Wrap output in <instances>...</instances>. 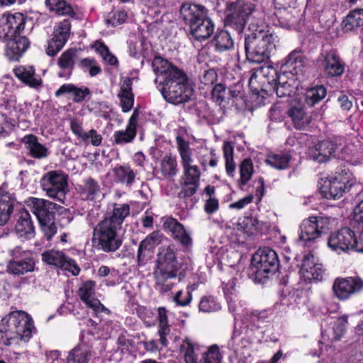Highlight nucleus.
I'll return each instance as SVG.
<instances>
[{
	"instance_id": "393cba45",
	"label": "nucleus",
	"mask_w": 363,
	"mask_h": 363,
	"mask_svg": "<svg viewBox=\"0 0 363 363\" xmlns=\"http://www.w3.org/2000/svg\"><path fill=\"white\" fill-rule=\"evenodd\" d=\"M337 149V145L333 141L325 140L317 143L310 149L309 157L311 160L322 163L328 161Z\"/></svg>"
},
{
	"instance_id": "b1692460",
	"label": "nucleus",
	"mask_w": 363,
	"mask_h": 363,
	"mask_svg": "<svg viewBox=\"0 0 363 363\" xmlns=\"http://www.w3.org/2000/svg\"><path fill=\"white\" fill-rule=\"evenodd\" d=\"M16 198L8 190L7 185L0 186V225H4L9 220L13 211Z\"/></svg>"
},
{
	"instance_id": "603ef678",
	"label": "nucleus",
	"mask_w": 363,
	"mask_h": 363,
	"mask_svg": "<svg viewBox=\"0 0 363 363\" xmlns=\"http://www.w3.org/2000/svg\"><path fill=\"white\" fill-rule=\"evenodd\" d=\"M301 275L306 281L311 282L320 280L323 277L322 265L317 264L316 265H313L310 269H303V272Z\"/></svg>"
},
{
	"instance_id": "4468645a",
	"label": "nucleus",
	"mask_w": 363,
	"mask_h": 363,
	"mask_svg": "<svg viewBox=\"0 0 363 363\" xmlns=\"http://www.w3.org/2000/svg\"><path fill=\"white\" fill-rule=\"evenodd\" d=\"M11 259L7 264V272L13 275H23L34 271L35 263L29 251L16 247L11 251Z\"/></svg>"
},
{
	"instance_id": "f704fd0d",
	"label": "nucleus",
	"mask_w": 363,
	"mask_h": 363,
	"mask_svg": "<svg viewBox=\"0 0 363 363\" xmlns=\"http://www.w3.org/2000/svg\"><path fill=\"white\" fill-rule=\"evenodd\" d=\"M216 51L221 52L230 50L234 47V42L228 30H220L216 33L211 41Z\"/></svg>"
},
{
	"instance_id": "0eeeda50",
	"label": "nucleus",
	"mask_w": 363,
	"mask_h": 363,
	"mask_svg": "<svg viewBox=\"0 0 363 363\" xmlns=\"http://www.w3.org/2000/svg\"><path fill=\"white\" fill-rule=\"evenodd\" d=\"M279 267L277 252L269 247L259 248L254 254L250 267V274L255 280L263 282L265 279L274 275Z\"/></svg>"
},
{
	"instance_id": "338daca9",
	"label": "nucleus",
	"mask_w": 363,
	"mask_h": 363,
	"mask_svg": "<svg viewBox=\"0 0 363 363\" xmlns=\"http://www.w3.org/2000/svg\"><path fill=\"white\" fill-rule=\"evenodd\" d=\"M267 318V313L264 311H252L249 314V320L252 325H254L257 328H259L260 323H263Z\"/></svg>"
},
{
	"instance_id": "7ed1b4c3",
	"label": "nucleus",
	"mask_w": 363,
	"mask_h": 363,
	"mask_svg": "<svg viewBox=\"0 0 363 363\" xmlns=\"http://www.w3.org/2000/svg\"><path fill=\"white\" fill-rule=\"evenodd\" d=\"M35 330L32 318L22 311H13L2 318L0 339L7 346L28 342Z\"/></svg>"
},
{
	"instance_id": "4be33fe9",
	"label": "nucleus",
	"mask_w": 363,
	"mask_h": 363,
	"mask_svg": "<svg viewBox=\"0 0 363 363\" xmlns=\"http://www.w3.org/2000/svg\"><path fill=\"white\" fill-rule=\"evenodd\" d=\"M1 40L3 41H7L5 55L10 61L19 60L30 45V43L26 36H18Z\"/></svg>"
},
{
	"instance_id": "7c9ffc66",
	"label": "nucleus",
	"mask_w": 363,
	"mask_h": 363,
	"mask_svg": "<svg viewBox=\"0 0 363 363\" xmlns=\"http://www.w3.org/2000/svg\"><path fill=\"white\" fill-rule=\"evenodd\" d=\"M115 181L125 186H131L135 182L137 173L129 164H120L113 169Z\"/></svg>"
},
{
	"instance_id": "f3484780",
	"label": "nucleus",
	"mask_w": 363,
	"mask_h": 363,
	"mask_svg": "<svg viewBox=\"0 0 363 363\" xmlns=\"http://www.w3.org/2000/svg\"><path fill=\"white\" fill-rule=\"evenodd\" d=\"M42 260L48 265L60 268L71 272L73 275H78L80 268L75 261L66 257L62 251L49 250L41 254Z\"/></svg>"
},
{
	"instance_id": "a878e982",
	"label": "nucleus",
	"mask_w": 363,
	"mask_h": 363,
	"mask_svg": "<svg viewBox=\"0 0 363 363\" xmlns=\"http://www.w3.org/2000/svg\"><path fill=\"white\" fill-rule=\"evenodd\" d=\"M322 65L328 77H340L345 72V63L334 50H330L324 55Z\"/></svg>"
},
{
	"instance_id": "423d86ee",
	"label": "nucleus",
	"mask_w": 363,
	"mask_h": 363,
	"mask_svg": "<svg viewBox=\"0 0 363 363\" xmlns=\"http://www.w3.org/2000/svg\"><path fill=\"white\" fill-rule=\"evenodd\" d=\"M180 16L189 26L193 37L198 40L208 38L214 31V23L203 6L184 4L180 8Z\"/></svg>"
},
{
	"instance_id": "dca6fc26",
	"label": "nucleus",
	"mask_w": 363,
	"mask_h": 363,
	"mask_svg": "<svg viewBox=\"0 0 363 363\" xmlns=\"http://www.w3.org/2000/svg\"><path fill=\"white\" fill-rule=\"evenodd\" d=\"M71 23L69 19H64L57 23L54 30L53 37L48 43L46 53L55 56L65 45L71 34Z\"/></svg>"
},
{
	"instance_id": "052dcab7",
	"label": "nucleus",
	"mask_w": 363,
	"mask_h": 363,
	"mask_svg": "<svg viewBox=\"0 0 363 363\" xmlns=\"http://www.w3.org/2000/svg\"><path fill=\"white\" fill-rule=\"evenodd\" d=\"M254 223H257V218L255 217H244L240 220L238 225V229L242 230L243 232L247 235H252L255 233Z\"/></svg>"
},
{
	"instance_id": "4c0bfd02",
	"label": "nucleus",
	"mask_w": 363,
	"mask_h": 363,
	"mask_svg": "<svg viewBox=\"0 0 363 363\" xmlns=\"http://www.w3.org/2000/svg\"><path fill=\"white\" fill-rule=\"evenodd\" d=\"M288 116L291 118L294 127L296 129H304L310 123V118L308 116L301 106H292L288 111Z\"/></svg>"
},
{
	"instance_id": "cd10ccee",
	"label": "nucleus",
	"mask_w": 363,
	"mask_h": 363,
	"mask_svg": "<svg viewBox=\"0 0 363 363\" xmlns=\"http://www.w3.org/2000/svg\"><path fill=\"white\" fill-rule=\"evenodd\" d=\"M21 141L24 143L26 149L32 157L39 160L48 157L49 155L48 148L40 143L35 135H26Z\"/></svg>"
},
{
	"instance_id": "79ce46f5",
	"label": "nucleus",
	"mask_w": 363,
	"mask_h": 363,
	"mask_svg": "<svg viewBox=\"0 0 363 363\" xmlns=\"http://www.w3.org/2000/svg\"><path fill=\"white\" fill-rule=\"evenodd\" d=\"M279 74H278L277 70L271 66L260 67L251 75L249 84L252 86L254 80L258 78L261 79L262 78H264L266 79L269 85L272 86L274 83L277 82V77H279Z\"/></svg>"
},
{
	"instance_id": "4d7b16f0",
	"label": "nucleus",
	"mask_w": 363,
	"mask_h": 363,
	"mask_svg": "<svg viewBox=\"0 0 363 363\" xmlns=\"http://www.w3.org/2000/svg\"><path fill=\"white\" fill-rule=\"evenodd\" d=\"M96 47L97 52L102 57L103 60L108 65H115L118 63L116 57L111 53L108 47L105 44L99 42L96 44Z\"/></svg>"
},
{
	"instance_id": "2eb2a0df",
	"label": "nucleus",
	"mask_w": 363,
	"mask_h": 363,
	"mask_svg": "<svg viewBox=\"0 0 363 363\" xmlns=\"http://www.w3.org/2000/svg\"><path fill=\"white\" fill-rule=\"evenodd\" d=\"M363 291V279L359 277L336 278L333 282L334 296L340 301L348 300L352 296Z\"/></svg>"
},
{
	"instance_id": "473e14b6",
	"label": "nucleus",
	"mask_w": 363,
	"mask_h": 363,
	"mask_svg": "<svg viewBox=\"0 0 363 363\" xmlns=\"http://www.w3.org/2000/svg\"><path fill=\"white\" fill-rule=\"evenodd\" d=\"M342 28L345 33H354L363 26V9H354L350 11L343 19Z\"/></svg>"
},
{
	"instance_id": "72a5a7b5",
	"label": "nucleus",
	"mask_w": 363,
	"mask_h": 363,
	"mask_svg": "<svg viewBox=\"0 0 363 363\" xmlns=\"http://www.w3.org/2000/svg\"><path fill=\"white\" fill-rule=\"evenodd\" d=\"M16 230L21 237L30 239L34 236V226L31 221L30 213L27 211H22L16 225Z\"/></svg>"
},
{
	"instance_id": "aec40b11",
	"label": "nucleus",
	"mask_w": 363,
	"mask_h": 363,
	"mask_svg": "<svg viewBox=\"0 0 363 363\" xmlns=\"http://www.w3.org/2000/svg\"><path fill=\"white\" fill-rule=\"evenodd\" d=\"M95 283L92 281L84 282L79 289L81 300L95 313L105 312L110 313V310L106 308L97 298H94Z\"/></svg>"
},
{
	"instance_id": "a18cd8bd",
	"label": "nucleus",
	"mask_w": 363,
	"mask_h": 363,
	"mask_svg": "<svg viewBox=\"0 0 363 363\" xmlns=\"http://www.w3.org/2000/svg\"><path fill=\"white\" fill-rule=\"evenodd\" d=\"M195 344L188 337L180 345V352L183 355L186 363H199L197 355L195 353Z\"/></svg>"
},
{
	"instance_id": "6ab92c4d",
	"label": "nucleus",
	"mask_w": 363,
	"mask_h": 363,
	"mask_svg": "<svg viewBox=\"0 0 363 363\" xmlns=\"http://www.w3.org/2000/svg\"><path fill=\"white\" fill-rule=\"evenodd\" d=\"M79 50L77 48H69L64 51L57 60L60 71L57 76L68 79L72 74L75 65L79 60Z\"/></svg>"
},
{
	"instance_id": "f8f14e48",
	"label": "nucleus",
	"mask_w": 363,
	"mask_h": 363,
	"mask_svg": "<svg viewBox=\"0 0 363 363\" xmlns=\"http://www.w3.org/2000/svg\"><path fill=\"white\" fill-rule=\"evenodd\" d=\"M28 18L21 13H6L0 18V39L24 36Z\"/></svg>"
},
{
	"instance_id": "13d9d810",
	"label": "nucleus",
	"mask_w": 363,
	"mask_h": 363,
	"mask_svg": "<svg viewBox=\"0 0 363 363\" xmlns=\"http://www.w3.org/2000/svg\"><path fill=\"white\" fill-rule=\"evenodd\" d=\"M163 228L164 230L171 233L173 237L184 227L178 220L172 217H165L163 218Z\"/></svg>"
},
{
	"instance_id": "a19ab883",
	"label": "nucleus",
	"mask_w": 363,
	"mask_h": 363,
	"mask_svg": "<svg viewBox=\"0 0 363 363\" xmlns=\"http://www.w3.org/2000/svg\"><path fill=\"white\" fill-rule=\"evenodd\" d=\"M45 4L50 12L59 16H75L72 7L65 0H45Z\"/></svg>"
},
{
	"instance_id": "de8ad7c7",
	"label": "nucleus",
	"mask_w": 363,
	"mask_h": 363,
	"mask_svg": "<svg viewBox=\"0 0 363 363\" xmlns=\"http://www.w3.org/2000/svg\"><path fill=\"white\" fill-rule=\"evenodd\" d=\"M222 360L223 354L216 344L209 346L201 357L202 363H221Z\"/></svg>"
},
{
	"instance_id": "bb28decb",
	"label": "nucleus",
	"mask_w": 363,
	"mask_h": 363,
	"mask_svg": "<svg viewBox=\"0 0 363 363\" xmlns=\"http://www.w3.org/2000/svg\"><path fill=\"white\" fill-rule=\"evenodd\" d=\"M15 76L23 83L28 86L38 89L42 86L41 78L35 74L33 66L20 65L13 69Z\"/></svg>"
},
{
	"instance_id": "c9c22d12",
	"label": "nucleus",
	"mask_w": 363,
	"mask_h": 363,
	"mask_svg": "<svg viewBox=\"0 0 363 363\" xmlns=\"http://www.w3.org/2000/svg\"><path fill=\"white\" fill-rule=\"evenodd\" d=\"M91 357L89 348L83 344L72 349L66 359V363H88Z\"/></svg>"
},
{
	"instance_id": "c03bdc74",
	"label": "nucleus",
	"mask_w": 363,
	"mask_h": 363,
	"mask_svg": "<svg viewBox=\"0 0 363 363\" xmlns=\"http://www.w3.org/2000/svg\"><path fill=\"white\" fill-rule=\"evenodd\" d=\"M327 94V90L323 86H316L308 89L305 94V102L310 106H313L323 100Z\"/></svg>"
},
{
	"instance_id": "e433bc0d",
	"label": "nucleus",
	"mask_w": 363,
	"mask_h": 363,
	"mask_svg": "<svg viewBox=\"0 0 363 363\" xmlns=\"http://www.w3.org/2000/svg\"><path fill=\"white\" fill-rule=\"evenodd\" d=\"M100 186L96 180L91 177L84 179L83 184L78 188L80 195L86 200L93 201L100 193Z\"/></svg>"
},
{
	"instance_id": "bf43d9fd",
	"label": "nucleus",
	"mask_w": 363,
	"mask_h": 363,
	"mask_svg": "<svg viewBox=\"0 0 363 363\" xmlns=\"http://www.w3.org/2000/svg\"><path fill=\"white\" fill-rule=\"evenodd\" d=\"M172 238L186 250H189L192 247V238L191 235L186 230L184 226L179 230V233H177Z\"/></svg>"
},
{
	"instance_id": "a211bd4d",
	"label": "nucleus",
	"mask_w": 363,
	"mask_h": 363,
	"mask_svg": "<svg viewBox=\"0 0 363 363\" xmlns=\"http://www.w3.org/2000/svg\"><path fill=\"white\" fill-rule=\"evenodd\" d=\"M325 220L323 218L311 217L300 225L299 238L306 242L320 238L323 232Z\"/></svg>"
},
{
	"instance_id": "6e6d98bb",
	"label": "nucleus",
	"mask_w": 363,
	"mask_h": 363,
	"mask_svg": "<svg viewBox=\"0 0 363 363\" xmlns=\"http://www.w3.org/2000/svg\"><path fill=\"white\" fill-rule=\"evenodd\" d=\"M182 190L179 193L180 198L190 197L196 194L199 186V181L189 182L187 179H182Z\"/></svg>"
},
{
	"instance_id": "e2e57ef3",
	"label": "nucleus",
	"mask_w": 363,
	"mask_h": 363,
	"mask_svg": "<svg viewBox=\"0 0 363 363\" xmlns=\"http://www.w3.org/2000/svg\"><path fill=\"white\" fill-rule=\"evenodd\" d=\"M82 140L86 143H90L94 146H99L102 142V136L96 130L91 129L85 133Z\"/></svg>"
},
{
	"instance_id": "0e129e2a",
	"label": "nucleus",
	"mask_w": 363,
	"mask_h": 363,
	"mask_svg": "<svg viewBox=\"0 0 363 363\" xmlns=\"http://www.w3.org/2000/svg\"><path fill=\"white\" fill-rule=\"evenodd\" d=\"M128 18L127 12L125 11H117L106 19L108 23L113 26H117L125 22Z\"/></svg>"
},
{
	"instance_id": "5701e85b",
	"label": "nucleus",
	"mask_w": 363,
	"mask_h": 363,
	"mask_svg": "<svg viewBox=\"0 0 363 363\" xmlns=\"http://www.w3.org/2000/svg\"><path fill=\"white\" fill-rule=\"evenodd\" d=\"M303 69V55L297 51L291 52L281 66L282 74L289 76L291 79H298V76L301 74Z\"/></svg>"
},
{
	"instance_id": "5fc2aeb1",
	"label": "nucleus",
	"mask_w": 363,
	"mask_h": 363,
	"mask_svg": "<svg viewBox=\"0 0 363 363\" xmlns=\"http://www.w3.org/2000/svg\"><path fill=\"white\" fill-rule=\"evenodd\" d=\"M302 292L299 290H293L281 296L280 303L282 306L294 307L299 304Z\"/></svg>"
},
{
	"instance_id": "69168bd1",
	"label": "nucleus",
	"mask_w": 363,
	"mask_h": 363,
	"mask_svg": "<svg viewBox=\"0 0 363 363\" xmlns=\"http://www.w3.org/2000/svg\"><path fill=\"white\" fill-rule=\"evenodd\" d=\"M347 323V318L346 316H342L336 321L333 330L335 340H339L345 332L346 324Z\"/></svg>"
},
{
	"instance_id": "864d4df0",
	"label": "nucleus",
	"mask_w": 363,
	"mask_h": 363,
	"mask_svg": "<svg viewBox=\"0 0 363 363\" xmlns=\"http://www.w3.org/2000/svg\"><path fill=\"white\" fill-rule=\"evenodd\" d=\"M198 160L204 171L207 169L208 164L210 167H215L218 163V159L214 150H211L210 151L204 150L203 155H199Z\"/></svg>"
},
{
	"instance_id": "680f3d73",
	"label": "nucleus",
	"mask_w": 363,
	"mask_h": 363,
	"mask_svg": "<svg viewBox=\"0 0 363 363\" xmlns=\"http://www.w3.org/2000/svg\"><path fill=\"white\" fill-rule=\"evenodd\" d=\"M227 90L223 84H218L212 89V99L218 105L224 101Z\"/></svg>"
},
{
	"instance_id": "8fccbe9b",
	"label": "nucleus",
	"mask_w": 363,
	"mask_h": 363,
	"mask_svg": "<svg viewBox=\"0 0 363 363\" xmlns=\"http://www.w3.org/2000/svg\"><path fill=\"white\" fill-rule=\"evenodd\" d=\"M183 175L182 179H187L189 182H195L200 181L201 172L198 165L194 163H189L182 165Z\"/></svg>"
},
{
	"instance_id": "9d476101",
	"label": "nucleus",
	"mask_w": 363,
	"mask_h": 363,
	"mask_svg": "<svg viewBox=\"0 0 363 363\" xmlns=\"http://www.w3.org/2000/svg\"><path fill=\"white\" fill-rule=\"evenodd\" d=\"M40 185L48 197L62 203L68 191V176L60 170L48 172L42 177Z\"/></svg>"
},
{
	"instance_id": "6e6552de",
	"label": "nucleus",
	"mask_w": 363,
	"mask_h": 363,
	"mask_svg": "<svg viewBox=\"0 0 363 363\" xmlns=\"http://www.w3.org/2000/svg\"><path fill=\"white\" fill-rule=\"evenodd\" d=\"M30 201L32 212L38 220L42 231L47 240H50L57 233L54 220L56 211L61 208L60 206L38 198H31Z\"/></svg>"
},
{
	"instance_id": "f03ea898",
	"label": "nucleus",
	"mask_w": 363,
	"mask_h": 363,
	"mask_svg": "<svg viewBox=\"0 0 363 363\" xmlns=\"http://www.w3.org/2000/svg\"><path fill=\"white\" fill-rule=\"evenodd\" d=\"M129 214L128 204L114 203L112 212L94 228L91 238L93 246L106 253L117 251L123 241L120 234L122 223Z\"/></svg>"
},
{
	"instance_id": "ddd939ff",
	"label": "nucleus",
	"mask_w": 363,
	"mask_h": 363,
	"mask_svg": "<svg viewBox=\"0 0 363 363\" xmlns=\"http://www.w3.org/2000/svg\"><path fill=\"white\" fill-rule=\"evenodd\" d=\"M350 174L345 169L336 172L333 177L327 178L320 187V191L326 199H338L345 190L351 187Z\"/></svg>"
},
{
	"instance_id": "37998d69",
	"label": "nucleus",
	"mask_w": 363,
	"mask_h": 363,
	"mask_svg": "<svg viewBox=\"0 0 363 363\" xmlns=\"http://www.w3.org/2000/svg\"><path fill=\"white\" fill-rule=\"evenodd\" d=\"M291 159V156L286 152L270 153L267 156L266 163L277 169H285L289 167Z\"/></svg>"
},
{
	"instance_id": "c756f323",
	"label": "nucleus",
	"mask_w": 363,
	"mask_h": 363,
	"mask_svg": "<svg viewBox=\"0 0 363 363\" xmlns=\"http://www.w3.org/2000/svg\"><path fill=\"white\" fill-rule=\"evenodd\" d=\"M68 94L75 103L82 102L85 98L91 94L89 89L86 86L78 87L73 84H64L55 91L56 97Z\"/></svg>"
},
{
	"instance_id": "09e8293b",
	"label": "nucleus",
	"mask_w": 363,
	"mask_h": 363,
	"mask_svg": "<svg viewBox=\"0 0 363 363\" xmlns=\"http://www.w3.org/2000/svg\"><path fill=\"white\" fill-rule=\"evenodd\" d=\"M199 308L203 313H213L221 308L220 303L213 296H204L199 302Z\"/></svg>"
},
{
	"instance_id": "2f4dec72",
	"label": "nucleus",
	"mask_w": 363,
	"mask_h": 363,
	"mask_svg": "<svg viewBox=\"0 0 363 363\" xmlns=\"http://www.w3.org/2000/svg\"><path fill=\"white\" fill-rule=\"evenodd\" d=\"M118 96L120 99L122 111L125 113L130 111L134 104V96L132 92V80L130 78L126 77L124 79Z\"/></svg>"
},
{
	"instance_id": "1a4fd4ad",
	"label": "nucleus",
	"mask_w": 363,
	"mask_h": 363,
	"mask_svg": "<svg viewBox=\"0 0 363 363\" xmlns=\"http://www.w3.org/2000/svg\"><path fill=\"white\" fill-rule=\"evenodd\" d=\"M258 14L255 5L250 1H238L231 4L227 9L225 25L234 29L238 33L242 32L245 24L250 18Z\"/></svg>"
},
{
	"instance_id": "20e7f679",
	"label": "nucleus",
	"mask_w": 363,
	"mask_h": 363,
	"mask_svg": "<svg viewBox=\"0 0 363 363\" xmlns=\"http://www.w3.org/2000/svg\"><path fill=\"white\" fill-rule=\"evenodd\" d=\"M279 37L269 30H260L248 35L245 40L247 60L252 63L267 62L276 50Z\"/></svg>"
},
{
	"instance_id": "39448f33",
	"label": "nucleus",
	"mask_w": 363,
	"mask_h": 363,
	"mask_svg": "<svg viewBox=\"0 0 363 363\" xmlns=\"http://www.w3.org/2000/svg\"><path fill=\"white\" fill-rule=\"evenodd\" d=\"M157 269L155 272L156 289L162 292H168L174 284L181 268L174 252V245L162 246L157 254Z\"/></svg>"
},
{
	"instance_id": "49530a36",
	"label": "nucleus",
	"mask_w": 363,
	"mask_h": 363,
	"mask_svg": "<svg viewBox=\"0 0 363 363\" xmlns=\"http://www.w3.org/2000/svg\"><path fill=\"white\" fill-rule=\"evenodd\" d=\"M137 134V130L126 126L125 130H116L113 133V143L118 145H124L133 141Z\"/></svg>"
},
{
	"instance_id": "774afa93",
	"label": "nucleus",
	"mask_w": 363,
	"mask_h": 363,
	"mask_svg": "<svg viewBox=\"0 0 363 363\" xmlns=\"http://www.w3.org/2000/svg\"><path fill=\"white\" fill-rule=\"evenodd\" d=\"M192 299V295L190 291L184 292L182 291H179L174 298V301L176 303L181 306H186L190 303Z\"/></svg>"
},
{
	"instance_id": "412c9836",
	"label": "nucleus",
	"mask_w": 363,
	"mask_h": 363,
	"mask_svg": "<svg viewBox=\"0 0 363 363\" xmlns=\"http://www.w3.org/2000/svg\"><path fill=\"white\" fill-rule=\"evenodd\" d=\"M163 238V235L159 231H154L147 235L145 238L140 242L137 252V259L139 265L145 264L149 253L162 242Z\"/></svg>"
},
{
	"instance_id": "3c124183",
	"label": "nucleus",
	"mask_w": 363,
	"mask_h": 363,
	"mask_svg": "<svg viewBox=\"0 0 363 363\" xmlns=\"http://www.w3.org/2000/svg\"><path fill=\"white\" fill-rule=\"evenodd\" d=\"M254 172L253 163L251 159L247 158L242 160L240 164V183L245 185L251 179Z\"/></svg>"
},
{
	"instance_id": "ea45409f",
	"label": "nucleus",
	"mask_w": 363,
	"mask_h": 363,
	"mask_svg": "<svg viewBox=\"0 0 363 363\" xmlns=\"http://www.w3.org/2000/svg\"><path fill=\"white\" fill-rule=\"evenodd\" d=\"M294 81L295 79H291L289 76L280 74L279 77H277V82L271 86L276 92L277 96L281 98L291 94L292 92V82Z\"/></svg>"
},
{
	"instance_id": "9b49d317",
	"label": "nucleus",
	"mask_w": 363,
	"mask_h": 363,
	"mask_svg": "<svg viewBox=\"0 0 363 363\" xmlns=\"http://www.w3.org/2000/svg\"><path fill=\"white\" fill-rule=\"evenodd\" d=\"M328 245L333 250L340 253L350 250L363 252V233L357 240L354 233L350 228H342L332 233L328 240Z\"/></svg>"
},
{
	"instance_id": "f257e3e1",
	"label": "nucleus",
	"mask_w": 363,
	"mask_h": 363,
	"mask_svg": "<svg viewBox=\"0 0 363 363\" xmlns=\"http://www.w3.org/2000/svg\"><path fill=\"white\" fill-rule=\"evenodd\" d=\"M152 67L156 75L155 82L161 86L160 90L167 102L180 104L189 100L192 89L183 70L159 56L153 59Z\"/></svg>"
},
{
	"instance_id": "58836bf2",
	"label": "nucleus",
	"mask_w": 363,
	"mask_h": 363,
	"mask_svg": "<svg viewBox=\"0 0 363 363\" xmlns=\"http://www.w3.org/2000/svg\"><path fill=\"white\" fill-rule=\"evenodd\" d=\"M176 143L181 165L194 163L193 149L191 148L189 142L184 140L182 136L177 135L176 137Z\"/></svg>"
},
{
	"instance_id": "c85d7f7f",
	"label": "nucleus",
	"mask_w": 363,
	"mask_h": 363,
	"mask_svg": "<svg viewBox=\"0 0 363 363\" xmlns=\"http://www.w3.org/2000/svg\"><path fill=\"white\" fill-rule=\"evenodd\" d=\"M179 172L177 157L172 154L165 155L159 164V178L171 181Z\"/></svg>"
}]
</instances>
